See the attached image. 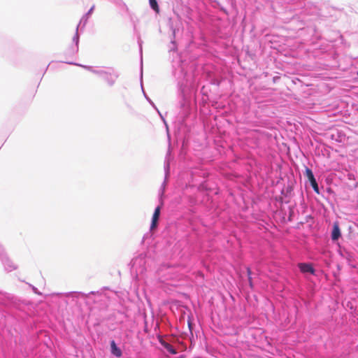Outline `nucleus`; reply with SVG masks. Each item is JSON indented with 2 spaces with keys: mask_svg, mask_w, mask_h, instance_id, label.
<instances>
[{
  "mask_svg": "<svg viewBox=\"0 0 358 358\" xmlns=\"http://www.w3.org/2000/svg\"><path fill=\"white\" fill-rule=\"evenodd\" d=\"M357 75H358V71H357Z\"/></svg>",
  "mask_w": 358,
  "mask_h": 358,
  "instance_id": "nucleus-11",
  "label": "nucleus"
},
{
  "mask_svg": "<svg viewBox=\"0 0 358 358\" xmlns=\"http://www.w3.org/2000/svg\"><path fill=\"white\" fill-rule=\"evenodd\" d=\"M111 351L112 353L117 357H120L122 355L120 349L116 346V344L113 341L111 342Z\"/></svg>",
  "mask_w": 358,
  "mask_h": 358,
  "instance_id": "nucleus-6",
  "label": "nucleus"
},
{
  "mask_svg": "<svg viewBox=\"0 0 358 358\" xmlns=\"http://www.w3.org/2000/svg\"><path fill=\"white\" fill-rule=\"evenodd\" d=\"M247 273H248V277L251 276L252 271L250 268H247Z\"/></svg>",
  "mask_w": 358,
  "mask_h": 358,
  "instance_id": "nucleus-9",
  "label": "nucleus"
},
{
  "mask_svg": "<svg viewBox=\"0 0 358 358\" xmlns=\"http://www.w3.org/2000/svg\"><path fill=\"white\" fill-rule=\"evenodd\" d=\"M160 343L162 344V346L164 347L165 349H166L167 351H169L171 354L172 355H176L177 353V351L175 350V348H173V346L171 344H169V343L163 341V340H160Z\"/></svg>",
  "mask_w": 358,
  "mask_h": 358,
  "instance_id": "nucleus-5",
  "label": "nucleus"
},
{
  "mask_svg": "<svg viewBox=\"0 0 358 358\" xmlns=\"http://www.w3.org/2000/svg\"><path fill=\"white\" fill-rule=\"evenodd\" d=\"M299 267L302 273H314V268L310 264L301 263L299 264Z\"/></svg>",
  "mask_w": 358,
  "mask_h": 358,
  "instance_id": "nucleus-3",
  "label": "nucleus"
},
{
  "mask_svg": "<svg viewBox=\"0 0 358 358\" xmlns=\"http://www.w3.org/2000/svg\"><path fill=\"white\" fill-rule=\"evenodd\" d=\"M160 210H161V206H157L155 210V212L152 215L151 226H150L151 230H152L157 227V222H158L159 215H160Z\"/></svg>",
  "mask_w": 358,
  "mask_h": 358,
  "instance_id": "nucleus-2",
  "label": "nucleus"
},
{
  "mask_svg": "<svg viewBox=\"0 0 358 358\" xmlns=\"http://www.w3.org/2000/svg\"><path fill=\"white\" fill-rule=\"evenodd\" d=\"M150 7L156 12H159V8L156 0H149Z\"/></svg>",
  "mask_w": 358,
  "mask_h": 358,
  "instance_id": "nucleus-7",
  "label": "nucleus"
},
{
  "mask_svg": "<svg viewBox=\"0 0 358 358\" xmlns=\"http://www.w3.org/2000/svg\"><path fill=\"white\" fill-rule=\"evenodd\" d=\"M341 236V231L338 225L337 224H334L333 227L332 234H331V238L334 241L338 240V238Z\"/></svg>",
  "mask_w": 358,
  "mask_h": 358,
  "instance_id": "nucleus-4",
  "label": "nucleus"
},
{
  "mask_svg": "<svg viewBox=\"0 0 358 358\" xmlns=\"http://www.w3.org/2000/svg\"><path fill=\"white\" fill-rule=\"evenodd\" d=\"M248 281H249L250 286L251 287H252L253 285H252V277L251 276H249Z\"/></svg>",
  "mask_w": 358,
  "mask_h": 358,
  "instance_id": "nucleus-8",
  "label": "nucleus"
},
{
  "mask_svg": "<svg viewBox=\"0 0 358 358\" xmlns=\"http://www.w3.org/2000/svg\"><path fill=\"white\" fill-rule=\"evenodd\" d=\"M305 175L307 177V178L308 179V180L310 181L314 191L316 193L319 194L318 185L316 182L315 177H314L313 171L310 169L306 168V171H305Z\"/></svg>",
  "mask_w": 358,
  "mask_h": 358,
  "instance_id": "nucleus-1",
  "label": "nucleus"
},
{
  "mask_svg": "<svg viewBox=\"0 0 358 358\" xmlns=\"http://www.w3.org/2000/svg\"><path fill=\"white\" fill-rule=\"evenodd\" d=\"M188 325H189V327H190L191 324H190V322H189V321H188Z\"/></svg>",
  "mask_w": 358,
  "mask_h": 358,
  "instance_id": "nucleus-10",
  "label": "nucleus"
}]
</instances>
